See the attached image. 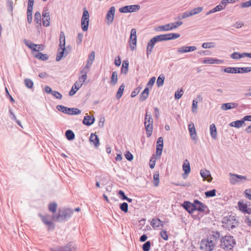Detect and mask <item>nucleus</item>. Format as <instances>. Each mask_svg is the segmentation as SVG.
I'll list each match as a JSON object with an SVG mask.
<instances>
[{
    "label": "nucleus",
    "mask_w": 251,
    "mask_h": 251,
    "mask_svg": "<svg viewBox=\"0 0 251 251\" xmlns=\"http://www.w3.org/2000/svg\"><path fill=\"white\" fill-rule=\"evenodd\" d=\"M236 244V240L233 236L226 235L224 236H221L220 238L219 246L225 251L232 250Z\"/></svg>",
    "instance_id": "nucleus-1"
},
{
    "label": "nucleus",
    "mask_w": 251,
    "mask_h": 251,
    "mask_svg": "<svg viewBox=\"0 0 251 251\" xmlns=\"http://www.w3.org/2000/svg\"><path fill=\"white\" fill-rule=\"evenodd\" d=\"M73 214V210L68 208L59 209L56 215H52V219L59 222H66L71 218Z\"/></svg>",
    "instance_id": "nucleus-2"
},
{
    "label": "nucleus",
    "mask_w": 251,
    "mask_h": 251,
    "mask_svg": "<svg viewBox=\"0 0 251 251\" xmlns=\"http://www.w3.org/2000/svg\"><path fill=\"white\" fill-rule=\"evenodd\" d=\"M222 226L230 231L235 228L238 225V220L234 216L228 215L224 217L222 220Z\"/></svg>",
    "instance_id": "nucleus-3"
},
{
    "label": "nucleus",
    "mask_w": 251,
    "mask_h": 251,
    "mask_svg": "<svg viewBox=\"0 0 251 251\" xmlns=\"http://www.w3.org/2000/svg\"><path fill=\"white\" fill-rule=\"evenodd\" d=\"M56 109L63 112L64 114L70 115H75L80 114L81 111L77 108H69L66 107L63 105H58L56 106Z\"/></svg>",
    "instance_id": "nucleus-4"
},
{
    "label": "nucleus",
    "mask_w": 251,
    "mask_h": 251,
    "mask_svg": "<svg viewBox=\"0 0 251 251\" xmlns=\"http://www.w3.org/2000/svg\"><path fill=\"white\" fill-rule=\"evenodd\" d=\"M148 115H145L144 126L146 131V135L148 138L150 137L152 133L153 119L151 116L147 117Z\"/></svg>",
    "instance_id": "nucleus-5"
},
{
    "label": "nucleus",
    "mask_w": 251,
    "mask_h": 251,
    "mask_svg": "<svg viewBox=\"0 0 251 251\" xmlns=\"http://www.w3.org/2000/svg\"><path fill=\"white\" fill-rule=\"evenodd\" d=\"M251 71V67H227L224 69V72L227 73L239 74L249 73Z\"/></svg>",
    "instance_id": "nucleus-6"
},
{
    "label": "nucleus",
    "mask_w": 251,
    "mask_h": 251,
    "mask_svg": "<svg viewBox=\"0 0 251 251\" xmlns=\"http://www.w3.org/2000/svg\"><path fill=\"white\" fill-rule=\"evenodd\" d=\"M50 251H77V247L73 242H70L64 246L51 248Z\"/></svg>",
    "instance_id": "nucleus-7"
},
{
    "label": "nucleus",
    "mask_w": 251,
    "mask_h": 251,
    "mask_svg": "<svg viewBox=\"0 0 251 251\" xmlns=\"http://www.w3.org/2000/svg\"><path fill=\"white\" fill-rule=\"evenodd\" d=\"M230 183L232 185H235L236 183H245L249 180L246 176H241L236 174L229 173Z\"/></svg>",
    "instance_id": "nucleus-8"
},
{
    "label": "nucleus",
    "mask_w": 251,
    "mask_h": 251,
    "mask_svg": "<svg viewBox=\"0 0 251 251\" xmlns=\"http://www.w3.org/2000/svg\"><path fill=\"white\" fill-rule=\"evenodd\" d=\"M89 23V14L86 8H83V15L81 19L82 29L84 31L88 30Z\"/></svg>",
    "instance_id": "nucleus-9"
},
{
    "label": "nucleus",
    "mask_w": 251,
    "mask_h": 251,
    "mask_svg": "<svg viewBox=\"0 0 251 251\" xmlns=\"http://www.w3.org/2000/svg\"><path fill=\"white\" fill-rule=\"evenodd\" d=\"M182 24L183 22L181 21H178L175 23H169L163 25L159 26L157 30L163 31L171 30L177 28L178 26H180Z\"/></svg>",
    "instance_id": "nucleus-10"
},
{
    "label": "nucleus",
    "mask_w": 251,
    "mask_h": 251,
    "mask_svg": "<svg viewBox=\"0 0 251 251\" xmlns=\"http://www.w3.org/2000/svg\"><path fill=\"white\" fill-rule=\"evenodd\" d=\"M140 8V6L138 4L126 5L121 7L119 9V11L123 13H127L136 12L139 10Z\"/></svg>",
    "instance_id": "nucleus-11"
},
{
    "label": "nucleus",
    "mask_w": 251,
    "mask_h": 251,
    "mask_svg": "<svg viewBox=\"0 0 251 251\" xmlns=\"http://www.w3.org/2000/svg\"><path fill=\"white\" fill-rule=\"evenodd\" d=\"M216 245L211 240H209L208 237L206 239L202 240L201 241V248L204 246L205 251H213Z\"/></svg>",
    "instance_id": "nucleus-12"
},
{
    "label": "nucleus",
    "mask_w": 251,
    "mask_h": 251,
    "mask_svg": "<svg viewBox=\"0 0 251 251\" xmlns=\"http://www.w3.org/2000/svg\"><path fill=\"white\" fill-rule=\"evenodd\" d=\"M129 43L131 50H134L136 49L137 44L136 30L135 28H132L131 30Z\"/></svg>",
    "instance_id": "nucleus-13"
},
{
    "label": "nucleus",
    "mask_w": 251,
    "mask_h": 251,
    "mask_svg": "<svg viewBox=\"0 0 251 251\" xmlns=\"http://www.w3.org/2000/svg\"><path fill=\"white\" fill-rule=\"evenodd\" d=\"M129 43L131 50H134L136 49L137 44L136 30L135 28H132L131 30Z\"/></svg>",
    "instance_id": "nucleus-14"
},
{
    "label": "nucleus",
    "mask_w": 251,
    "mask_h": 251,
    "mask_svg": "<svg viewBox=\"0 0 251 251\" xmlns=\"http://www.w3.org/2000/svg\"><path fill=\"white\" fill-rule=\"evenodd\" d=\"M195 205L194 211L197 210L201 212H204L207 206L198 200L194 201Z\"/></svg>",
    "instance_id": "nucleus-15"
},
{
    "label": "nucleus",
    "mask_w": 251,
    "mask_h": 251,
    "mask_svg": "<svg viewBox=\"0 0 251 251\" xmlns=\"http://www.w3.org/2000/svg\"><path fill=\"white\" fill-rule=\"evenodd\" d=\"M115 12V8L114 6H111L108 10L106 16V19L107 20L108 25H110L113 23Z\"/></svg>",
    "instance_id": "nucleus-16"
},
{
    "label": "nucleus",
    "mask_w": 251,
    "mask_h": 251,
    "mask_svg": "<svg viewBox=\"0 0 251 251\" xmlns=\"http://www.w3.org/2000/svg\"><path fill=\"white\" fill-rule=\"evenodd\" d=\"M182 207L189 214H192L194 211L195 205L193 203L189 201H184L181 204Z\"/></svg>",
    "instance_id": "nucleus-17"
},
{
    "label": "nucleus",
    "mask_w": 251,
    "mask_h": 251,
    "mask_svg": "<svg viewBox=\"0 0 251 251\" xmlns=\"http://www.w3.org/2000/svg\"><path fill=\"white\" fill-rule=\"evenodd\" d=\"M42 218V222L47 226H48L49 230H52L54 228V224L53 222L50 220V216L49 215L42 216L40 215Z\"/></svg>",
    "instance_id": "nucleus-18"
},
{
    "label": "nucleus",
    "mask_w": 251,
    "mask_h": 251,
    "mask_svg": "<svg viewBox=\"0 0 251 251\" xmlns=\"http://www.w3.org/2000/svg\"><path fill=\"white\" fill-rule=\"evenodd\" d=\"M221 237L220 235V233L218 231H212L209 234L208 236L209 240H211L213 242H214L216 245L217 244L219 240H220V238Z\"/></svg>",
    "instance_id": "nucleus-19"
},
{
    "label": "nucleus",
    "mask_w": 251,
    "mask_h": 251,
    "mask_svg": "<svg viewBox=\"0 0 251 251\" xmlns=\"http://www.w3.org/2000/svg\"><path fill=\"white\" fill-rule=\"evenodd\" d=\"M197 50L195 46H182L178 48L177 52L180 53H186L195 51Z\"/></svg>",
    "instance_id": "nucleus-20"
},
{
    "label": "nucleus",
    "mask_w": 251,
    "mask_h": 251,
    "mask_svg": "<svg viewBox=\"0 0 251 251\" xmlns=\"http://www.w3.org/2000/svg\"><path fill=\"white\" fill-rule=\"evenodd\" d=\"M182 169L184 172V174L183 175V178H185V175L186 176L188 175V174L190 173L191 171V168H190V165L189 162L187 159H185L183 162V164L182 165Z\"/></svg>",
    "instance_id": "nucleus-21"
},
{
    "label": "nucleus",
    "mask_w": 251,
    "mask_h": 251,
    "mask_svg": "<svg viewBox=\"0 0 251 251\" xmlns=\"http://www.w3.org/2000/svg\"><path fill=\"white\" fill-rule=\"evenodd\" d=\"M223 62V60H220L216 58H213L211 57L205 58V59L203 61V63L204 64H222Z\"/></svg>",
    "instance_id": "nucleus-22"
},
{
    "label": "nucleus",
    "mask_w": 251,
    "mask_h": 251,
    "mask_svg": "<svg viewBox=\"0 0 251 251\" xmlns=\"http://www.w3.org/2000/svg\"><path fill=\"white\" fill-rule=\"evenodd\" d=\"M95 119L94 116H90L89 115L85 116L82 121L83 124L87 126H90L94 124Z\"/></svg>",
    "instance_id": "nucleus-23"
},
{
    "label": "nucleus",
    "mask_w": 251,
    "mask_h": 251,
    "mask_svg": "<svg viewBox=\"0 0 251 251\" xmlns=\"http://www.w3.org/2000/svg\"><path fill=\"white\" fill-rule=\"evenodd\" d=\"M156 42L152 38L148 42L147 47V55L148 57L149 55L151 54L153 51V49L154 47Z\"/></svg>",
    "instance_id": "nucleus-24"
},
{
    "label": "nucleus",
    "mask_w": 251,
    "mask_h": 251,
    "mask_svg": "<svg viewBox=\"0 0 251 251\" xmlns=\"http://www.w3.org/2000/svg\"><path fill=\"white\" fill-rule=\"evenodd\" d=\"M238 106V104L235 102L225 103L222 104L221 109L223 110H227L236 108Z\"/></svg>",
    "instance_id": "nucleus-25"
},
{
    "label": "nucleus",
    "mask_w": 251,
    "mask_h": 251,
    "mask_svg": "<svg viewBox=\"0 0 251 251\" xmlns=\"http://www.w3.org/2000/svg\"><path fill=\"white\" fill-rule=\"evenodd\" d=\"M200 174H201V177L204 179H206L207 178V180L208 182H211L212 181V178L211 176L210 173L209 171H208L206 169L201 170Z\"/></svg>",
    "instance_id": "nucleus-26"
},
{
    "label": "nucleus",
    "mask_w": 251,
    "mask_h": 251,
    "mask_svg": "<svg viewBox=\"0 0 251 251\" xmlns=\"http://www.w3.org/2000/svg\"><path fill=\"white\" fill-rule=\"evenodd\" d=\"M188 129L191 139L193 140H197V136L196 132L195 127L194 124H190L188 125Z\"/></svg>",
    "instance_id": "nucleus-27"
},
{
    "label": "nucleus",
    "mask_w": 251,
    "mask_h": 251,
    "mask_svg": "<svg viewBox=\"0 0 251 251\" xmlns=\"http://www.w3.org/2000/svg\"><path fill=\"white\" fill-rule=\"evenodd\" d=\"M151 225L154 229L158 228L160 226L163 227L164 226L163 222L161 221L159 219L157 218L152 219L151 223Z\"/></svg>",
    "instance_id": "nucleus-28"
},
{
    "label": "nucleus",
    "mask_w": 251,
    "mask_h": 251,
    "mask_svg": "<svg viewBox=\"0 0 251 251\" xmlns=\"http://www.w3.org/2000/svg\"><path fill=\"white\" fill-rule=\"evenodd\" d=\"M89 140L94 144L96 147L100 146V143L99 137L95 133H91Z\"/></svg>",
    "instance_id": "nucleus-29"
},
{
    "label": "nucleus",
    "mask_w": 251,
    "mask_h": 251,
    "mask_svg": "<svg viewBox=\"0 0 251 251\" xmlns=\"http://www.w3.org/2000/svg\"><path fill=\"white\" fill-rule=\"evenodd\" d=\"M210 132L211 137L214 139H216L217 138V132L215 124H212L210 126Z\"/></svg>",
    "instance_id": "nucleus-30"
},
{
    "label": "nucleus",
    "mask_w": 251,
    "mask_h": 251,
    "mask_svg": "<svg viewBox=\"0 0 251 251\" xmlns=\"http://www.w3.org/2000/svg\"><path fill=\"white\" fill-rule=\"evenodd\" d=\"M128 61L127 60H124L123 62L122 67L121 69V74H127L128 70Z\"/></svg>",
    "instance_id": "nucleus-31"
},
{
    "label": "nucleus",
    "mask_w": 251,
    "mask_h": 251,
    "mask_svg": "<svg viewBox=\"0 0 251 251\" xmlns=\"http://www.w3.org/2000/svg\"><path fill=\"white\" fill-rule=\"evenodd\" d=\"M153 185L155 187H157L159 185V172H158V171L155 172L153 174Z\"/></svg>",
    "instance_id": "nucleus-32"
},
{
    "label": "nucleus",
    "mask_w": 251,
    "mask_h": 251,
    "mask_svg": "<svg viewBox=\"0 0 251 251\" xmlns=\"http://www.w3.org/2000/svg\"><path fill=\"white\" fill-rule=\"evenodd\" d=\"M65 136L66 138L69 141L73 140L75 138L74 132L71 129H68L66 131Z\"/></svg>",
    "instance_id": "nucleus-33"
},
{
    "label": "nucleus",
    "mask_w": 251,
    "mask_h": 251,
    "mask_svg": "<svg viewBox=\"0 0 251 251\" xmlns=\"http://www.w3.org/2000/svg\"><path fill=\"white\" fill-rule=\"evenodd\" d=\"M34 21L38 25V26H41V16L39 11H36L34 14Z\"/></svg>",
    "instance_id": "nucleus-34"
},
{
    "label": "nucleus",
    "mask_w": 251,
    "mask_h": 251,
    "mask_svg": "<svg viewBox=\"0 0 251 251\" xmlns=\"http://www.w3.org/2000/svg\"><path fill=\"white\" fill-rule=\"evenodd\" d=\"M34 56L42 61H46L49 59V56L47 54H44L42 52H38Z\"/></svg>",
    "instance_id": "nucleus-35"
},
{
    "label": "nucleus",
    "mask_w": 251,
    "mask_h": 251,
    "mask_svg": "<svg viewBox=\"0 0 251 251\" xmlns=\"http://www.w3.org/2000/svg\"><path fill=\"white\" fill-rule=\"evenodd\" d=\"M125 87V85L124 83H123L120 86V87L119 88V89L118 90V91L117 92L116 96L117 99L119 100L122 97V96L123 94V92L124 91Z\"/></svg>",
    "instance_id": "nucleus-36"
},
{
    "label": "nucleus",
    "mask_w": 251,
    "mask_h": 251,
    "mask_svg": "<svg viewBox=\"0 0 251 251\" xmlns=\"http://www.w3.org/2000/svg\"><path fill=\"white\" fill-rule=\"evenodd\" d=\"M244 124V122L242 119L240 120H237L234 122H232L229 124V126L232 127H235L236 128H239L242 126V125Z\"/></svg>",
    "instance_id": "nucleus-37"
},
{
    "label": "nucleus",
    "mask_w": 251,
    "mask_h": 251,
    "mask_svg": "<svg viewBox=\"0 0 251 251\" xmlns=\"http://www.w3.org/2000/svg\"><path fill=\"white\" fill-rule=\"evenodd\" d=\"M165 80V76L163 75H160L157 79L156 84L157 87H159L163 85Z\"/></svg>",
    "instance_id": "nucleus-38"
},
{
    "label": "nucleus",
    "mask_w": 251,
    "mask_h": 251,
    "mask_svg": "<svg viewBox=\"0 0 251 251\" xmlns=\"http://www.w3.org/2000/svg\"><path fill=\"white\" fill-rule=\"evenodd\" d=\"M118 81V75L116 71L113 72L111 77V83L113 85H115Z\"/></svg>",
    "instance_id": "nucleus-39"
},
{
    "label": "nucleus",
    "mask_w": 251,
    "mask_h": 251,
    "mask_svg": "<svg viewBox=\"0 0 251 251\" xmlns=\"http://www.w3.org/2000/svg\"><path fill=\"white\" fill-rule=\"evenodd\" d=\"M203 10V7H198L191 10L190 13L192 16L197 15L201 13Z\"/></svg>",
    "instance_id": "nucleus-40"
},
{
    "label": "nucleus",
    "mask_w": 251,
    "mask_h": 251,
    "mask_svg": "<svg viewBox=\"0 0 251 251\" xmlns=\"http://www.w3.org/2000/svg\"><path fill=\"white\" fill-rule=\"evenodd\" d=\"M57 205L56 202H52L50 203L49 204L48 208L50 211L52 213H55L56 211Z\"/></svg>",
    "instance_id": "nucleus-41"
},
{
    "label": "nucleus",
    "mask_w": 251,
    "mask_h": 251,
    "mask_svg": "<svg viewBox=\"0 0 251 251\" xmlns=\"http://www.w3.org/2000/svg\"><path fill=\"white\" fill-rule=\"evenodd\" d=\"M60 49L61 50V51H59V50H58V52L57 53V54H56V60L57 61H60L62 59V58L64 56V55H65L64 53L65 52V49Z\"/></svg>",
    "instance_id": "nucleus-42"
},
{
    "label": "nucleus",
    "mask_w": 251,
    "mask_h": 251,
    "mask_svg": "<svg viewBox=\"0 0 251 251\" xmlns=\"http://www.w3.org/2000/svg\"><path fill=\"white\" fill-rule=\"evenodd\" d=\"M120 209L121 211L125 213H127L128 212V204L127 203L124 202L120 204L119 206Z\"/></svg>",
    "instance_id": "nucleus-43"
},
{
    "label": "nucleus",
    "mask_w": 251,
    "mask_h": 251,
    "mask_svg": "<svg viewBox=\"0 0 251 251\" xmlns=\"http://www.w3.org/2000/svg\"><path fill=\"white\" fill-rule=\"evenodd\" d=\"M216 190L214 189L210 191H207L205 192V195L206 198L213 197L216 196Z\"/></svg>",
    "instance_id": "nucleus-44"
},
{
    "label": "nucleus",
    "mask_w": 251,
    "mask_h": 251,
    "mask_svg": "<svg viewBox=\"0 0 251 251\" xmlns=\"http://www.w3.org/2000/svg\"><path fill=\"white\" fill-rule=\"evenodd\" d=\"M25 84L26 87L31 89L33 87V82L29 78H26L24 80Z\"/></svg>",
    "instance_id": "nucleus-45"
},
{
    "label": "nucleus",
    "mask_w": 251,
    "mask_h": 251,
    "mask_svg": "<svg viewBox=\"0 0 251 251\" xmlns=\"http://www.w3.org/2000/svg\"><path fill=\"white\" fill-rule=\"evenodd\" d=\"M151 242L150 241H148L142 245V250L143 251H149L151 249Z\"/></svg>",
    "instance_id": "nucleus-46"
},
{
    "label": "nucleus",
    "mask_w": 251,
    "mask_h": 251,
    "mask_svg": "<svg viewBox=\"0 0 251 251\" xmlns=\"http://www.w3.org/2000/svg\"><path fill=\"white\" fill-rule=\"evenodd\" d=\"M238 206L239 209L243 212H244L245 210H247L248 207L247 204L246 203H244L241 201H239L238 202Z\"/></svg>",
    "instance_id": "nucleus-47"
},
{
    "label": "nucleus",
    "mask_w": 251,
    "mask_h": 251,
    "mask_svg": "<svg viewBox=\"0 0 251 251\" xmlns=\"http://www.w3.org/2000/svg\"><path fill=\"white\" fill-rule=\"evenodd\" d=\"M201 47L204 49L212 48L215 47V44L213 42L204 43L202 44Z\"/></svg>",
    "instance_id": "nucleus-48"
},
{
    "label": "nucleus",
    "mask_w": 251,
    "mask_h": 251,
    "mask_svg": "<svg viewBox=\"0 0 251 251\" xmlns=\"http://www.w3.org/2000/svg\"><path fill=\"white\" fill-rule=\"evenodd\" d=\"M183 94V89L181 88L179 90H177L175 93V99L176 100H179L181 98Z\"/></svg>",
    "instance_id": "nucleus-49"
},
{
    "label": "nucleus",
    "mask_w": 251,
    "mask_h": 251,
    "mask_svg": "<svg viewBox=\"0 0 251 251\" xmlns=\"http://www.w3.org/2000/svg\"><path fill=\"white\" fill-rule=\"evenodd\" d=\"M198 108V100L196 99H194L193 100L192 102V111L196 113L197 112Z\"/></svg>",
    "instance_id": "nucleus-50"
},
{
    "label": "nucleus",
    "mask_w": 251,
    "mask_h": 251,
    "mask_svg": "<svg viewBox=\"0 0 251 251\" xmlns=\"http://www.w3.org/2000/svg\"><path fill=\"white\" fill-rule=\"evenodd\" d=\"M156 148H161L163 149V138L162 137H160L158 138Z\"/></svg>",
    "instance_id": "nucleus-51"
},
{
    "label": "nucleus",
    "mask_w": 251,
    "mask_h": 251,
    "mask_svg": "<svg viewBox=\"0 0 251 251\" xmlns=\"http://www.w3.org/2000/svg\"><path fill=\"white\" fill-rule=\"evenodd\" d=\"M230 57L234 59H239L242 58V55L238 52H234L230 55Z\"/></svg>",
    "instance_id": "nucleus-52"
},
{
    "label": "nucleus",
    "mask_w": 251,
    "mask_h": 251,
    "mask_svg": "<svg viewBox=\"0 0 251 251\" xmlns=\"http://www.w3.org/2000/svg\"><path fill=\"white\" fill-rule=\"evenodd\" d=\"M78 90V88L76 87L75 84H74L72 87V89L69 92V96H74Z\"/></svg>",
    "instance_id": "nucleus-53"
},
{
    "label": "nucleus",
    "mask_w": 251,
    "mask_h": 251,
    "mask_svg": "<svg viewBox=\"0 0 251 251\" xmlns=\"http://www.w3.org/2000/svg\"><path fill=\"white\" fill-rule=\"evenodd\" d=\"M27 21L28 24H31L32 21V11L27 10Z\"/></svg>",
    "instance_id": "nucleus-54"
},
{
    "label": "nucleus",
    "mask_w": 251,
    "mask_h": 251,
    "mask_svg": "<svg viewBox=\"0 0 251 251\" xmlns=\"http://www.w3.org/2000/svg\"><path fill=\"white\" fill-rule=\"evenodd\" d=\"M160 235L161 237L162 238V239H163L164 240L167 241L168 240L167 232L166 230H161L160 232Z\"/></svg>",
    "instance_id": "nucleus-55"
},
{
    "label": "nucleus",
    "mask_w": 251,
    "mask_h": 251,
    "mask_svg": "<svg viewBox=\"0 0 251 251\" xmlns=\"http://www.w3.org/2000/svg\"><path fill=\"white\" fill-rule=\"evenodd\" d=\"M155 79L156 78L154 76L151 77L149 82H148L147 86L151 89L152 87L153 84H154Z\"/></svg>",
    "instance_id": "nucleus-56"
},
{
    "label": "nucleus",
    "mask_w": 251,
    "mask_h": 251,
    "mask_svg": "<svg viewBox=\"0 0 251 251\" xmlns=\"http://www.w3.org/2000/svg\"><path fill=\"white\" fill-rule=\"evenodd\" d=\"M43 21V25L45 27H48L50 25V17H48V18H43L42 19Z\"/></svg>",
    "instance_id": "nucleus-57"
},
{
    "label": "nucleus",
    "mask_w": 251,
    "mask_h": 251,
    "mask_svg": "<svg viewBox=\"0 0 251 251\" xmlns=\"http://www.w3.org/2000/svg\"><path fill=\"white\" fill-rule=\"evenodd\" d=\"M125 156L126 158L128 161H132L133 159V155L129 151H127L126 152V154H125Z\"/></svg>",
    "instance_id": "nucleus-58"
},
{
    "label": "nucleus",
    "mask_w": 251,
    "mask_h": 251,
    "mask_svg": "<svg viewBox=\"0 0 251 251\" xmlns=\"http://www.w3.org/2000/svg\"><path fill=\"white\" fill-rule=\"evenodd\" d=\"M51 95L58 100H61L62 98V95L61 94L56 91H53Z\"/></svg>",
    "instance_id": "nucleus-59"
},
{
    "label": "nucleus",
    "mask_w": 251,
    "mask_h": 251,
    "mask_svg": "<svg viewBox=\"0 0 251 251\" xmlns=\"http://www.w3.org/2000/svg\"><path fill=\"white\" fill-rule=\"evenodd\" d=\"M148 96L149 94L144 93V92H142L141 94L140 95L139 100L141 101H143L147 99Z\"/></svg>",
    "instance_id": "nucleus-60"
},
{
    "label": "nucleus",
    "mask_w": 251,
    "mask_h": 251,
    "mask_svg": "<svg viewBox=\"0 0 251 251\" xmlns=\"http://www.w3.org/2000/svg\"><path fill=\"white\" fill-rule=\"evenodd\" d=\"M42 16L43 18H48L50 17V12L47 7H44L42 12Z\"/></svg>",
    "instance_id": "nucleus-61"
},
{
    "label": "nucleus",
    "mask_w": 251,
    "mask_h": 251,
    "mask_svg": "<svg viewBox=\"0 0 251 251\" xmlns=\"http://www.w3.org/2000/svg\"><path fill=\"white\" fill-rule=\"evenodd\" d=\"M251 6V0L242 2L240 5L241 8H246Z\"/></svg>",
    "instance_id": "nucleus-62"
},
{
    "label": "nucleus",
    "mask_w": 251,
    "mask_h": 251,
    "mask_svg": "<svg viewBox=\"0 0 251 251\" xmlns=\"http://www.w3.org/2000/svg\"><path fill=\"white\" fill-rule=\"evenodd\" d=\"M34 2V0H28V3H27V10L32 11Z\"/></svg>",
    "instance_id": "nucleus-63"
},
{
    "label": "nucleus",
    "mask_w": 251,
    "mask_h": 251,
    "mask_svg": "<svg viewBox=\"0 0 251 251\" xmlns=\"http://www.w3.org/2000/svg\"><path fill=\"white\" fill-rule=\"evenodd\" d=\"M245 196L249 200H251V189L246 190L245 191Z\"/></svg>",
    "instance_id": "nucleus-64"
}]
</instances>
